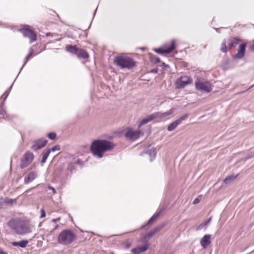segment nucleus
<instances>
[{
    "label": "nucleus",
    "mask_w": 254,
    "mask_h": 254,
    "mask_svg": "<svg viewBox=\"0 0 254 254\" xmlns=\"http://www.w3.org/2000/svg\"><path fill=\"white\" fill-rule=\"evenodd\" d=\"M114 146V144L112 142L105 140H96L92 142L91 150L95 156L101 158L105 152L112 150Z\"/></svg>",
    "instance_id": "obj_1"
},
{
    "label": "nucleus",
    "mask_w": 254,
    "mask_h": 254,
    "mask_svg": "<svg viewBox=\"0 0 254 254\" xmlns=\"http://www.w3.org/2000/svg\"><path fill=\"white\" fill-rule=\"evenodd\" d=\"M8 225L18 235H25L32 231V226L27 221L13 219L8 222Z\"/></svg>",
    "instance_id": "obj_2"
},
{
    "label": "nucleus",
    "mask_w": 254,
    "mask_h": 254,
    "mask_svg": "<svg viewBox=\"0 0 254 254\" xmlns=\"http://www.w3.org/2000/svg\"><path fill=\"white\" fill-rule=\"evenodd\" d=\"M75 239L73 232L69 230H64L59 234L58 242L59 244L67 245L71 244Z\"/></svg>",
    "instance_id": "obj_3"
},
{
    "label": "nucleus",
    "mask_w": 254,
    "mask_h": 254,
    "mask_svg": "<svg viewBox=\"0 0 254 254\" xmlns=\"http://www.w3.org/2000/svg\"><path fill=\"white\" fill-rule=\"evenodd\" d=\"M174 113V110L173 109H170L169 111L164 112H156L153 113L152 115L148 116L147 117L142 119L139 123V126H142L145 125L148 122L152 121L154 119L159 118L163 119L171 115H172Z\"/></svg>",
    "instance_id": "obj_4"
},
{
    "label": "nucleus",
    "mask_w": 254,
    "mask_h": 254,
    "mask_svg": "<svg viewBox=\"0 0 254 254\" xmlns=\"http://www.w3.org/2000/svg\"><path fill=\"white\" fill-rule=\"evenodd\" d=\"M195 86L197 90L203 93H209L212 90L210 82L201 78L196 79L195 81Z\"/></svg>",
    "instance_id": "obj_5"
},
{
    "label": "nucleus",
    "mask_w": 254,
    "mask_h": 254,
    "mask_svg": "<svg viewBox=\"0 0 254 254\" xmlns=\"http://www.w3.org/2000/svg\"><path fill=\"white\" fill-rule=\"evenodd\" d=\"M192 79L187 76H183L179 78L176 82V87L178 88H183L192 82Z\"/></svg>",
    "instance_id": "obj_6"
},
{
    "label": "nucleus",
    "mask_w": 254,
    "mask_h": 254,
    "mask_svg": "<svg viewBox=\"0 0 254 254\" xmlns=\"http://www.w3.org/2000/svg\"><path fill=\"white\" fill-rule=\"evenodd\" d=\"M189 117L188 114H186L181 116L179 118L171 123L167 127V130L169 131H173L180 124H181L182 121L186 120Z\"/></svg>",
    "instance_id": "obj_7"
},
{
    "label": "nucleus",
    "mask_w": 254,
    "mask_h": 254,
    "mask_svg": "<svg viewBox=\"0 0 254 254\" xmlns=\"http://www.w3.org/2000/svg\"><path fill=\"white\" fill-rule=\"evenodd\" d=\"M33 158L34 156L32 153L28 152L25 153L21 161V168L23 169L27 167L31 163Z\"/></svg>",
    "instance_id": "obj_8"
},
{
    "label": "nucleus",
    "mask_w": 254,
    "mask_h": 254,
    "mask_svg": "<svg viewBox=\"0 0 254 254\" xmlns=\"http://www.w3.org/2000/svg\"><path fill=\"white\" fill-rule=\"evenodd\" d=\"M20 31L22 32L23 35L25 37H28L30 39V43H32L36 40V35L32 30L27 28H25L21 29Z\"/></svg>",
    "instance_id": "obj_9"
},
{
    "label": "nucleus",
    "mask_w": 254,
    "mask_h": 254,
    "mask_svg": "<svg viewBox=\"0 0 254 254\" xmlns=\"http://www.w3.org/2000/svg\"><path fill=\"white\" fill-rule=\"evenodd\" d=\"M115 63L121 68L127 67V57L126 55H122L117 57L115 60Z\"/></svg>",
    "instance_id": "obj_10"
},
{
    "label": "nucleus",
    "mask_w": 254,
    "mask_h": 254,
    "mask_svg": "<svg viewBox=\"0 0 254 254\" xmlns=\"http://www.w3.org/2000/svg\"><path fill=\"white\" fill-rule=\"evenodd\" d=\"M47 140L46 139H40L35 140L33 142V145L31 148L33 150L37 151L44 147L47 144Z\"/></svg>",
    "instance_id": "obj_11"
},
{
    "label": "nucleus",
    "mask_w": 254,
    "mask_h": 254,
    "mask_svg": "<svg viewBox=\"0 0 254 254\" xmlns=\"http://www.w3.org/2000/svg\"><path fill=\"white\" fill-rule=\"evenodd\" d=\"M246 44L242 43L239 45L237 54L234 56V59H241L245 55L246 51Z\"/></svg>",
    "instance_id": "obj_12"
},
{
    "label": "nucleus",
    "mask_w": 254,
    "mask_h": 254,
    "mask_svg": "<svg viewBox=\"0 0 254 254\" xmlns=\"http://www.w3.org/2000/svg\"><path fill=\"white\" fill-rule=\"evenodd\" d=\"M140 132L134 131L131 128L128 127V140L134 141L139 137Z\"/></svg>",
    "instance_id": "obj_13"
},
{
    "label": "nucleus",
    "mask_w": 254,
    "mask_h": 254,
    "mask_svg": "<svg viewBox=\"0 0 254 254\" xmlns=\"http://www.w3.org/2000/svg\"><path fill=\"white\" fill-rule=\"evenodd\" d=\"M149 244L148 243H145L143 246L137 247L131 250L133 254H139L148 250Z\"/></svg>",
    "instance_id": "obj_14"
},
{
    "label": "nucleus",
    "mask_w": 254,
    "mask_h": 254,
    "mask_svg": "<svg viewBox=\"0 0 254 254\" xmlns=\"http://www.w3.org/2000/svg\"><path fill=\"white\" fill-rule=\"evenodd\" d=\"M174 50V47L173 44H172L169 48H166L165 49H164L163 46H162L161 48L154 49V51L159 54H169L171 53Z\"/></svg>",
    "instance_id": "obj_15"
},
{
    "label": "nucleus",
    "mask_w": 254,
    "mask_h": 254,
    "mask_svg": "<svg viewBox=\"0 0 254 254\" xmlns=\"http://www.w3.org/2000/svg\"><path fill=\"white\" fill-rule=\"evenodd\" d=\"M211 236L210 235H205L201 239L200 243L203 248H206L211 243Z\"/></svg>",
    "instance_id": "obj_16"
},
{
    "label": "nucleus",
    "mask_w": 254,
    "mask_h": 254,
    "mask_svg": "<svg viewBox=\"0 0 254 254\" xmlns=\"http://www.w3.org/2000/svg\"><path fill=\"white\" fill-rule=\"evenodd\" d=\"M239 42L240 40L237 38L232 37H230L228 40V45L229 49L235 47L239 43Z\"/></svg>",
    "instance_id": "obj_17"
},
{
    "label": "nucleus",
    "mask_w": 254,
    "mask_h": 254,
    "mask_svg": "<svg viewBox=\"0 0 254 254\" xmlns=\"http://www.w3.org/2000/svg\"><path fill=\"white\" fill-rule=\"evenodd\" d=\"M164 227V225H160L153 230H151L147 234H146L145 236V238L149 239L153 236L156 233L160 231L163 227Z\"/></svg>",
    "instance_id": "obj_18"
},
{
    "label": "nucleus",
    "mask_w": 254,
    "mask_h": 254,
    "mask_svg": "<svg viewBox=\"0 0 254 254\" xmlns=\"http://www.w3.org/2000/svg\"><path fill=\"white\" fill-rule=\"evenodd\" d=\"M37 177V174L34 172H31L29 173L24 179V182L28 184L34 180Z\"/></svg>",
    "instance_id": "obj_19"
},
{
    "label": "nucleus",
    "mask_w": 254,
    "mask_h": 254,
    "mask_svg": "<svg viewBox=\"0 0 254 254\" xmlns=\"http://www.w3.org/2000/svg\"><path fill=\"white\" fill-rule=\"evenodd\" d=\"M161 213V211H159L157 213H155L150 218V219L148 220L147 223L145 225H143L142 226V228H146V227H147V226H149V225H152V223L157 219V218L159 217L160 214Z\"/></svg>",
    "instance_id": "obj_20"
},
{
    "label": "nucleus",
    "mask_w": 254,
    "mask_h": 254,
    "mask_svg": "<svg viewBox=\"0 0 254 254\" xmlns=\"http://www.w3.org/2000/svg\"><path fill=\"white\" fill-rule=\"evenodd\" d=\"M28 243L27 240H22L19 242H14L12 243V246L19 247L22 248H25Z\"/></svg>",
    "instance_id": "obj_21"
},
{
    "label": "nucleus",
    "mask_w": 254,
    "mask_h": 254,
    "mask_svg": "<svg viewBox=\"0 0 254 254\" xmlns=\"http://www.w3.org/2000/svg\"><path fill=\"white\" fill-rule=\"evenodd\" d=\"M76 55L78 58H82L83 59H87L89 57L88 54L85 51L81 49H78L77 51L76 52Z\"/></svg>",
    "instance_id": "obj_22"
},
{
    "label": "nucleus",
    "mask_w": 254,
    "mask_h": 254,
    "mask_svg": "<svg viewBox=\"0 0 254 254\" xmlns=\"http://www.w3.org/2000/svg\"><path fill=\"white\" fill-rule=\"evenodd\" d=\"M211 217H210L209 219L205 220L203 222L201 223L197 228V231H200L204 228H205L210 223L211 221Z\"/></svg>",
    "instance_id": "obj_23"
},
{
    "label": "nucleus",
    "mask_w": 254,
    "mask_h": 254,
    "mask_svg": "<svg viewBox=\"0 0 254 254\" xmlns=\"http://www.w3.org/2000/svg\"><path fill=\"white\" fill-rule=\"evenodd\" d=\"M146 153L148 154L150 157V161H152L156 157V151L155 149H151L147 151Z\"/></svg>",
    "instance_id": "obj_24"
},
{
    "label": "nucleus",
    "mask_w": 254,
    "mask_h": 254,
    "mask_svg": "<svg viewBox=\"0 0 254 254\" xmlns=\"http://www.w3.org/2000/svg\"><path fill=\"white\" fill-rule=\"evenodd\" d=\"M238 175H230L228 177L226 178L224 180L223 182L226 184H229L231 183L234 179L237 177Z\"/></svg>",
    "instance_id": "obj_25"
},
{
    "label": "nucleus",
    "mask_w": 254,
    "mask_h": 254,
    "mask_svg": "<svg viewBox=\"0 0 254 254\" xmlns=\"http://www.w3.org/2000/svg\"><path fill=\"white\" fill-rule=\"evenodd\" d=\"M66 49L68 52L76 55V52L77 51L78 48H77L75 46L68 45V46H66Z\"/></svg>",
    "instance_id": "obj_26"
},
{
    "label": "nucleus",
    "mask_w": 254,
    "mask_h": 254,
    "mask_svg": "<svg viewBox=\"0 0 254 254\" xmlns=\"http://www.w3.org/2000/svg\"><path fill=\"white\" fill-rule=\"evenodd\" d=\"M227 41L226 39H224L221 44L220 50L223 53H227L228 51V48L226 46Z\"/></svg>",
    "instance_id": "obj_27"
},
{
    "label": "nucleus",
    "mask_w": 254,
    "mask_h": 254,
    "mask_svg": "<svg viewBox=\"0 0 254 254\" xmlns=\"http://www.w3.org/2000/svg\"><path fill=\"white\" fill-rule=\"evenodd\" d=\"M136 65L135 62L131 58L128 57V69L132 68Z\"/></svg>",
    "instance_id": "obj_28"
},
{
    "label": "nucleus",
    "mask_w": 254,
    "mask_h": 254,
    "mask_svg": "<svg viewBox=\"0 0 254 254\" xmlns=\"http://www.w3.org/2000/svg\"><path fill=\"white\" fill-rule=\"evenodd\" d=\"M173 44L174 49H175V40H172L170 43H165L164 45H162L163 48L164 49H165L166 48H169L172 44Z\"/></svg>",
    "instance_id": "obj_29"
},
{
    "label": "nucleus",
    "mask_w": 254,
    "mask_h": 254,
    "mask_svg": "<svg viewBox=\"0 0 254 254\" xmlns=\"http://www.w3.org/2000/svg\"><path fill=\"white\" fill-rule=\"evenodd\" d=\"M150 58L152 62H154L155 63H158L160 62L159 58L155 56L151 55Z\"/></svg>",
    "instance_id": "obj_30"
},
{
    "label": "nucleus",
    "mask_w": 254,
    "mask_h": 254,
    "mask_svg": "<svg viewBox=\"0 0 254 254\" xmlns=\"http://www.w3.org/2000/svg\"><path fill=\"white\" fill-rule=\"evenodd\" d=\"M51 152V149H48L46 151H44L43 152V156H46V157L47 158Z\"/></svg>",
    "instance_id": "obj_31"
},
{
    "label": "nucleus",
    "mask_w": 254,
    "mask_h": 254,
    "mask_svg": "<svg viewBox=\"0 0 254 254\" xmlns=\"http://www.w3.org/2000/svg\"><path fill=\"white\" fill-rule=\"evenodd\" d=\"M48 136L51 139H54L56 137V134L55 133L51 132L48 134Z\"/></svg>",
    "instance_id": "obj_32"
},
{
    "label": "nucleus",
    "mask_w": 254,
    "mask_h": 254,
    "mask_svg": "<svg viewBox=\"0 0 254 254\" xmlns=\"http://www.w3.org/2000/svg\"><path fill=\"white\" fill-rule=\"evenodd\" d=\"M51 149V151H55L56 150H59L60 149V147L59 145H56V146H54L52 148V149Z\"/></svg>",
    "instance_id": "obj_33"
},
{
    "label": "nucleus",
    "mask_w": 254,
    "mask_h": 254,
    "mask_svg": "<svg viewBox=\"0 0 254 254\" xmlns=\"http://www.w3.org/2000/svg\"><path fill=\"white\" fill-rule=\"evenodd\" d=\"M41 216H40V218H44L46 216V213L43 209H42L41 210Z\"/></svg>",
    "instance_id": "obj_34"
},
{
    "label": "nucleus",
    "mask_w": 254,
    "mask_h": 254,
    "mask_svg": "<svg viewBox=\"0 0 254 254\" xmlns=\"http://www.w3.org/2000/svg\"><path fill=\"white\" fill-rule=\"evenodd\" d=\"M199 201H200L199 199L198 198H196L193 201V204H196L198 203L199 202Z\"/></svg>",
    "instance_id": "obj_35"
},
{
    "label": "nucleus",
    "mask_w": 254,
    "mask_h": 254,
    "mask_svg": "<svg viewBox=\"0 0 254 254\" xmlns=\"http://www.w3.org/2000/svg\"><path fill=\"white\" fill-rule=\"evenodd\" d=\"M48 189L49 190H52L53 191V192L54 194L56 193V191L55 189L53 187L49 186Z\"/></svg>",
    "instance_id": "obj_36"
},
{
    "label": "nucleus",
    "mask_w": 254,
    "mask_h": 254,
    "mask_svg": "<svg viewBox=\"0 0 254 254\" xmlns=\"http://www.w3.org/2000/svg\"><path fill=\"white\" fill-rule=\"evenodd\" d=\"M0 254H7V253L4 251L2 249L0 248Z\"/></svg>",
    "instance_id": "obj_37"
},
{
    "label": "nucleus",
    "mask_w": 254,
    "mask_h": 254,
    "mask_svg": "<svg viewBox=\"0 0 254 254\" xmlns=\"http://www.w3.org/2000/svg\"><path fill=\"white\" fill-rule=\"evenodd\" d=\"M47 158L46 157V156H43V158H42V163H45L47 160Z\"/></svg>",
    "instance_id": "obj_38"
},
{
    "label": "nucleus",
    "mask_w": 254,
    "mask_h": 254,
    "mask_svg": "<svg viewBox=\"0 0 254 254\" xmlns=\"http://www.w3.org/2000/svg\"><path fill=\"white\" fill-rule=\"evenodd\" d=\"M150 72L154 73H157V69H152V70L150 71Z\"/></svg>",
    "instance_id": "obj_39"
},
{
    "label": "nucleus",
    "mask_w": 254,
    "mask_h": 254,
    "mask_svg": "<svg viewBox=\"0 0 254 254\" xmlns=\"http://www.w3.org/2000/svg\"><path fill=\"white\" fill-rule=\"evenodd\" d=\"M250 50L252 51H254V44L251 46Z\"/></svg>",
    "instance_id": "obj_40"
},
{
    "label": "nucleus",
    "mask_w": 254,
    "mask_h": 254,
    "mask_svg": "<svg viewBox=\"0 0 254 254\" xmlns=\"http://www.w3.org/2000/svg\"><path fill=\"white\" fill-rule=\"evenodd\" d=\"M59 219H54L52 220V222H55L56 223L57 221H59Z\"/></svg>",
    "instance_id": "obj_41"
},
{
    "label": "nucleus",
    "mask_w": 254,
    "mask_h": 254,
    "mask_svg": "<svg viewBox=\"0 0 254 254\" xmlns=\"http://www.w3.org/2000/svg\"><path fill=\"white\" fill-rule=\"evenodd\" d=\"M72 168H73V166H69L68 168V169L70 170L71 171H72Z\"/></svg>",
    "instance_id": "obj_42"
},
{
    "label": "nucleus",
    "mask_w": 254,
    "mask_h": 254,
    "mask_svg": "<svg viewBox=\"0 0 254 254\" xmlns=\"http://www.w3.org/2000/svg\"><path fill=\"white\" fill-rule=\"evenodd\" d=\"M57 228V227H56L55 228H54L53 230H50V232H52L53 230H54L55 229H56Z\"/></svg>",
    "instance_id": "obj_43"
},
{
    "label": "nucleus",
    "mask_w": 254,
    "mask_h": 254,
    "mask_svg": "<svg viewBox=\"0 0 254 254\" xmlns=\"http://www.w3.org/2000/svg\"><path fill=\"white\" fill-rule=\"evenodd\" d=\"M125 136H126V137H127V132H126L125 133Z\"/></svg>",
    "instance_id": "obj_44"
},
{
    "label": "nucleus",
    "mask_w": 254,
    "mask_h": 254,
    "mask_svg": "<svg viewBox=\"0 0 254 254\" xmlns=\"http://www.w3.org/2000/svg\"><path fill=\"white\" fill-rule=\"evenodd\" d=\"M216 30L217 32H218V29H216Z\"/></svg>",
    "instance_id": "obj_45"
}]
</instances>
